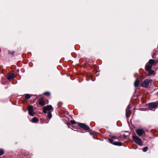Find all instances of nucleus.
Masks as SVG:
<instances>
[{
	"mask_svg": "<svg viewBox=\"0 0 158 158\" xmlns=\"http://www.w3.org/2000/svg\"><path fill=\"white\" fill-rule=\"evenodd\" d=\"M149 63L151 65H153V64H156V61L155 60L153 59H150L148 61Z\"/></svg>",
	"mask_w": 158,
	"mask_h": 158,
	"instance_id": "nucleus-13",
	"label": "nucleus"
},
{
	"mask_svg": "<svg viewBox=\"0 0 158 158\" xmlns=\"http://www.w3.org/2000/svg\"><path fill=\"white\" fill-rule=\"evenodd\" d=\"M4 153V151L2 149H0V156L2 155Z\"/></svg>",
	"mask_w": 158,
	"mask_h": 158,
	"instance_id": "nucleus-17",
	"label": "nucleus"
},
{
	"mask_svg": "<svg viewBox=\"0 0 158 158\" xmlns=\"http://www.w3.org/2000/svg\"><path fill=\"white\" fill-rule=\"evenodd\" d=\"M139 80L138 79H137L135 81L134 86L135 87H138L139 84Z\"/></svg>",
	"mask_w": 158,
	"mask_h": 158,
	"instance_id": "nucleus-11",
	"label": "nucleus"
},
{
	"mask_svg": "<svg viewBox=\"0 0 158 158\" xmlns=\"http://www.w3.org/2000/svg\"><path fill=\"white\" fill-rule=\"evenodd\" d=\"M44 95H45L47 96L49 95H50V93L49 92H46L44 93Z\"/></svg>",
	"mask_w": 158,
	"mask_h": 158,
	"instance_id": "nucleus-20",
	"label": "nucleus"
},
{
	"mask_svg": "<svg viewBox=\"0 0 158 158\" xmlns=\"http://www.w3.org/2000/svg\"><path fill=\"white\" fill-rule=\"evenodd\" d=\"M71 123L72 124H75L76 122L74 120H71L70 121Z\"/></svg>",
	"mask_w": 158,
	"mask_h": 158,
	"instance_id": "nucleus-21",
	"label": "nucleus"
},
{
	"mask_svg": "<svg viewBox=\"0 0 158 158\" xmlns=\"http://www.w3.org/2000/svg\"><path fill=\"white\" fill-rule=\"evenodd\" d=\"M31 97V96L29 94H26L25 96L26 98L27 99L30 98Z\"/></svg>",
	"mask_w": 158,
	"mask_h": 158,
	"instance_id": "nucleus-18",
	"label": "nucleus"
},
{
	"mask_svg": "<svg viewBox=\"0 0 158 158\" xmlns=\"http://www.w3.org/2000/svg\"><path fill=\"white\" fill-rule=\"evenodd\" d=\"M53 108L52 106L48 105L44 107L43 109V112L45 113H47L48 112H51Z\"/></svg>",
	"mask_w": 158,
	"mask_h": 158,
	"instance_id": "nucleus-3",
	"label": "nucleus"
},
{
	"mask_svg": "<svg viewBox=\"0 0 158 158\" xmlns=\"http://www.w3.org/2000/svg\"><path fill=\"white\" fill-rule=\"evenodd\" d=\"M15 77V75L11 73L9 74L7 77V79L11 81V80L14 78Z\"/></svg>",
	"mask_w": 158,
	"mask_h": 158,
	"instance_id": "nucleus-10",
	"label": "nucleus"
},
{
	"mask_svg": "<svg viewBox=\"0 0 158 158\" xmlns=\"http://www.w3.org/2000/svg\"><path fill=\"white\" fill-rule=\"evenodd\" d=\"M155 53H154V54H153V56H152V58H154V55H155Z\"/></svg>",
	"mask_w": 158,
	"mask_h": 158,
	"instance_id": "nucleus-24",
	"label": "nucleus"
},
{
	"mask_svg": "<svg viewBox=\"0 0 158 158\" xmlns=\"http://www.w3.org/2000/svg\"><path fill=\"white\" fill-rule=\"evenodd\" d=\"M156 63H158V60H157L156 61Z\"/></svg>",
	"mask_w": 158,
	"mask_h": 158,
	"instance_id": "nucleus-26",
	"label": "nucleus"
},
{
	"mask_svg": "<svg viewBox=\"0 0 158 158\" xmlns=\"http://www.w3.org/2000/svg\"><path fill=\"white\" fill-rule=\"evenodd\" d=\"M152 67V65H146L145 67V69L146 71H148L151 69Z\"/></svg>",
	"mask_w": 158,
	"mask_h": 158,
	"instance_id": "nucleus-12",
	"label": "nucleus"
},
{
	"mask_svg": "<svg viewBox=\"0 0 158 158\" xmlns=\"http://www.w3.org/2000/svg\"><path fill=\"white\" fill-rule=\"evenodd\" d=\"M14 53L13 52H9L8 54L11 55H13Z\"/></svg>",
	"mask_w": 158,
	"mask_h": 158,
	"instance_id": "nucleus-22",
	"label": "nucleus"
},
{
	"mask_svg": "<svg viewBox=\"0 0 158 158\" xmlns=\"http://www.w3.org/2000/svg\"><path fill=\"white\" fill-rule=\"evenodd\" d=\"M132 138L136 143L140 146L142 145V142L141 139L135 135L133 136Z\"/></svg>",
	"mask_w": 158,
	"mask_h": 158,
	"instance_id": "nucleus-1",
	"label": "nucleus"
},
{
	"mask_svg": "<svg viewBox=\"0 0 158 158\" xmlns=\"http://www.w3.org/2000/svg\"><path fill=\"white\" fill-rule=\"evenodd\" d=\"M79 126L82 128L86 130H89L90 128L88 126L82 123H79L78 124Z\"/></svg>",
	"mask_w": 158,
	"mask_h": 158,
	"instance_id": "nucleus-6",
	"label": "nucleus"
},
{
	"mask_svg": "<svg viewBox=\"0 0 158 158\" xmlns=\"http://www.w3.org/2000/svg\"><path fill=\"white\" fill-rule=\"evenodd\" d=\"M38 103L41 106H44L45 105V102L43 98H40L39 100Z\"/></svg>",
	"mask_w": 158,
	"mask_h": 158,
	"instance_id": "nucleus-9",
	"label": "nucleus"
},
{
	"mask_svg": "<svg viewBox=\"0 0 158 158\" xmlns=\"http://www.w3.org/2000/svg\"><path fill=\"white\" fill-rule=\"evenodd\" d=\"M126 115H127V110H126Z\"/></svg>",
	"mask_w": 158,
	"mask_h": 158,
	"instance_id": "nucleus-25",
	"label": "nucleus"
},
{
	"mask_svg": "<svg viewBox=\"0 0 158 158\" xmlns=\"http://www.w3.org/2000/svg\"><path fill=\"white\" fill-rule=\"evenodd\" d=\"M136 131L137 135L139 136H141L143 134L145 133L144 130L141 129H136Z\"/></svg>",
	"mask_w": 158,
	"mask_h": 158,
	"instance_id": "nucleus-7",
	"label": "nucleus"
},
{
	"mask_svg": "<svg viewBox=\"0 0 158 158\" xmlns=\"http://www.w3.org/2000/svg\"><path fill=\"white\" fill-rule=\"evenodd\" d=\"M158 105V102H152L149 104L148 107L150 109H152L156 107Z\"/></svg>",
	"mask_w": 158,
	"mask_h": 158,
	"instance_id": "nucleus-5",
	"label": "nucleus"
},
{
	"mask_svg": "<svg viewBox=\"0 0 158 158\" xmlns=\"http://www.w3.org/2000/svg\"><path fill=\"white\" fill-rule=\"evenodd\" d=\"M108 140L111 143H112L114 145L121 146H122L123 144V143L119 142H113L114 140L111 138V139H108Z\"/></svg>",
	"mask_w": 158,
	"mask_h": 158,
	"instance_id": "nucleus-4",
	"label": "nucleus"
},
{
	"mask_svg": "<svg viewBox=\"0 0 158 158\" xmlns=\"http://www.w3.org/2000/svg\"><path fill=\"white\" fill-rule=\"evenodd\" d=\"M33 106H31L28 107V110L29 114L32 116H34V115L33 113Z\"/></svg>",
	"mask_w": 158,
	"mask_h": 158,
	"instance_id": "nucleus-8",
	"label": "nucleus"
},
{
	"mask_svg": "<svg viewBox=\"0 0 158 158\" xmlns=\"http://www.w3.org/2000/svg\"><path fill=\"white\" fill-rule=\"evenodd\" d=\"M152 81L151 79H146L142 84V86L144 88H147L149 85V83L152 82Z\"/></svg>",
	"mask_w": 158,
	"mask_h": 158,
	"instance_id": "nucleus-2",
	"label": "nucleus"
},
{
	"mask_svg": "<svg viewBox=\"0 0 158 158\" xmlns=\"http://www.w3.org/2000/svg\"><path fill=\"white\" fill-rule=\"evenodd\" d=\"M38 121V120L36 117H34L32 120V121L33 123H36Z\"/></svg>",
	"mask_w": 158,
	"mask_h": 158,
	"instance_id": "nucleus-15",
	"label": "nucleus"
},
{
	"mask_svg": "<svg viewBox=\"0 0 158 158\" xmlns=\"http://www.w3.org/2000/svg\"><path fill=\"white\" fill-rule=\"evenodd\" d=\"M148 147H144L143 148V151L144 152H146L148 150Z\"/></svg>",
	"mask_w": 158,
	"mask_h": 158,
	"instance_id": "nucleus-19",
	"label": "nucleus"
},
{
	"mask_svg": "<svg viewBox=\"0 0 158 158\" xmlns=\"http://www.w3.org/2000/svg\"><path fill=\"white\" fill-rule=\"evenodd\" d=\"M51 112H48L47 117L49 119H50L52 117V114L51 113Z\"/></svg>",
	"mask_w": 158,
	"mask_h": 158,
	"instance_id": "nucleus-14",
	"label": "nucleus"
},
{
	"mask_svg": "<svg viewBox=\"0 0 158 158\" xmlns=\"http://www.w3.org/2000/svg\"><path fill=\"white\" fill-rule=\"evenodd\" d=\"M111 138L114 139H116L117 138V137L113 135L111 136Z\"/></svg>",
	"mask_w": 158,
	"mask_h": 158,
	"instance_id": "nucleus-23",
	"label": "nucleus"
},
{
	"mask_svg": "<svg viewBox=\"0 0 158 158\" xmlns=\"http://www.w3.org/2000/svg\"><path fill=\"white\" fill-rule=\"evenodd\" d=\"M148 72L150 75L153 74L154 73V72H155L154 71L152 70V69L148 71Z\"/></svg>",
	"mask_w": 158,
	"mask_h": 158,
	"instance_id": "nucleus-16",
	"label": "nucleus"
}]
</instances>
